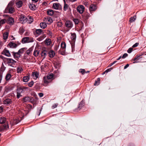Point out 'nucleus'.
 Wrapping results in <instances>:
<instances>
[{
    "instance_id": "f257e3e1",
    "label": "nucleus",
    "mask_w": 146,
    "mask_h": 146,
    "mask_svg": "<svg viewBox=\"0 0 146 146\" xmlns=\"http://www.w3.org/2000/svg\"><path fill=\"white\" fill-rule=\"evenodd\" d=\"M15 11L14 7V2L12 1L8 4L7 7L5 9V12L6 13H12Z\"/></svg>"
},
{
    "instance_id": "f03ea898",
    "label": "nucleus",
    "mask_w": 146,
    "mask_h": 146,
    "mask_svg": "<svg viewBox=\"0 0 146 146\" xmlns=\"http://www.w3.org/2000/svg\"><path fill=\"white\" fill-rule=\"evenodd\" d=\"M4 60V62L9 65L13 67L17 62L16 61L11 58H5Z\"/></svg>"
},
{
    "instance_id": "7ed1b4c3",
    "label": "nucleus",
    "mask_w": 146,
    "mask_h": 146,
    "mask_svg": "<svg viewBox=\"0 0 146 146\" xmlns=\"http://www.w3.org/2000/svg\"><path fill=\"white\" fill-rule=\"evenodd\" d=\"M43 21L46 24L48 25L50 24L53 21L52 19L50 17H46L44 19Z\"/></svg>"
},
{
    "instance_id": "20e7f679",
    "label": "nucleus",
    "mask_w": 146,
    "mask_h": 146,
    "mask_svg": "<svg viewBox=\"0 0 146 146\" xmlns=\"http://www.w3.org/2000/svg\"><path fill=\"white\" fill-rule=\"evenodd\" d=\"M19 18L21 23H25L27 21V18L25 16L23 15H20Z\"/></svg>"
},
{
    "instance_id": "39448f33",
    "label": "nucleus",
    "mask_w": 146,
    "mask_h": 146,
    "mask_svg": "<svg viewBox=\"0 0 146 146\" xmlns=\"http://www.w3.org/2000/svg\"><path fill=\"white\" fill-rule=\"evenodd\" d=\"M22 41L23 43H26L33 42L34 41V40L33 38H32L31 40H30L29 37H27L23 38L22 39Z\"/></svg>"
},
{
    "instance_id": "423d86ee",
    "label": "nucleus",
    "mask_w": 146,
    "mask_h": 146,
    "mask_svg": "<svg viewBox=\"0 0 146 146\" xmlns=\"http://www.w3.org/2000/svg\"><path fill=\"white\" fill-rule=\"evenodd\" d=\"M65 26L68 28L70 29L73 26V23L72 21L69 20H66L65 22Z\"/></svg>"
},
{
    "instance_id": "0eeeda50",
    "label": "nucleus",
    "mask_w": 146,
    "mask_h": 146,
    "mask_svg": "<svg viewBox=\"0 0 146 146\" xmlns=\"http://www.w3.org/2000/svg\"><path fill=\"white\" fill-rule=\"evenodd\" d=\"M27 88V87H25L23 86H21L17 88V92L20 93H24L26 90Z\"/></svg>"
},
{
    "instance_id": "6e6552de",
    "label": "nucleus",
    "mask_w": 146,
    "mask_h": 146,
    "mask_svg": "<svg viewBox=\"0 0 146 146\" xmlns=\"http://www.w3.org/2000/svg\"><path fill=\"white\" fill-rule=\"evenodd\" d=\"M85 8L84 6L80 5L78 6L77 7V11L79 13H82L84 11Z\"/></svg>"
},
{
    "instance_id": "1a4fd4ad",
    "label": "nucleus",
    "mask_w": 146,
    "mask_h": 146,
    "mask_svg": "<svg viewBox=\"0 0 146 146\" xmlns=\"http://www.w3.org/2000/svg\"><path fill=\"white\" fill-rule=\"evenodd\" d=\"M23 4V1L22 0H17L16 1V5L18 8L22 7Z\"/></svg>"
},
{
    "instance_id": "9d476101",
    "label": "nucleus",
    "mask_w": 146,
    "mask_h": 146,
    "mask_svg": "<svg viewBox=\"0 0 146 146\" xmlns=\"http://www.w3.org/2000/svg\"><path fill=\"white\" fill-rule=\"evenodd\" d=\"M53 8L55 9H62L61 5L59 3H54L53 4Z\"/></svg>"
},
{
    "instance_id": "9b49d317",
    "label": "nucleus",
    "mask_w": 146,
    "mask_h": 146,
    "mask_svg": "<svg viewBox=\"0 0 146 146\" xmlns=\"http://www.w3.org/2000/svg\"><path fill=\"white\" fill-rule=\"evenodd\" d=\"M64 5L63 10L64 11H66L68 10H69V11H71V9L69 7L68 5L67 4L65 1L64 0Z\"/></svg>"
},
{
    "instance_id": "f8f14e48",
    "label": "nucleus",
    "mask_w": 146,
    "mask_h": 146,
    "mask_svg": "<svg viewBox=\"0 0 146 146\" xmlns=\"http://www.w3.org/2000/svg\"><path fill=\"white\" fill-rule=\"evenodd\" d=\"M2 54L5 55L7 57H10L11 56V54L9 50L5 49H4L2 52Z\"/></svg>"
},
{
    "instance_id": "ddd939ff",
    "label": "nucleus",
    "mask_w": 146,
    "mask_h": 146,
    "mask_svg": "<svg viewBox=\"0 0 146 146\" xmlns=\"http://www.w3.org/2000/svg\"><path fill=\"white\" fill-rule=\"evenodd\" d=\"M84 101L82 100L79 103L78 107L75 109V110L76 111H78L79 110L82 108L83 106H84Z\"/></svg>"
},
{
    "instance_id": "4468645a",
    "label": "nucleus",
    "mask_w": 146,
    "mask_h": 146,
    "mask_svg": "<svg viewBox=\"0 0 146 146\" xmlns=\"http://www.w3.org/2000/svg\"><path fill=\"white\" fill-rule=\"evenodd\" d=\"M12 53L14 58L16 60H17L21 57V55L18 52H13Z\"/></svg>"
},
{
    "instance_id": "2eb2a0df",
    "label": "nucleus",
    "mask_w": 146,
    "mask_h": 146,
    "mask_svg": "<svg viewBox=\"0 0 146 146\" xmlns=\"http://www.w3.org/2000/svg\"><path fill=\"white\" fill-rule=\"evenodd\" d=\"M32 76L34 79H36L38 77L39 73L36 71L33 72H32Z\"/></svg>"
},
{
    "instance_id": "dca6fc26",
    "label": "nucleus",
    "mask_w": 146,
    "mask_h": 146,
    "mask_svg": "<svg viewBox=\"0 0 146 146\" xmlns=\"http://www.w3.org/2000/svg\"><path fill=\"white\" fill-rule=\"evenodd\" d=\"M7 23L9 25H12L13 24L14 21V19L11 17H9L7 19Z\"/></svg>"
},
{
    "instance_id": "f3484780",
    "label": "nucleus",
    "mask_w": 146,
    "mask_h": 146,
    "mask_svg": "<svg viewBox=\"0 0 146 146\" xmlns=\"http://www.w3.org/2000/svg\"><path fill=\"white\" fill-rule=\"evenodd\" d=\"M97 9V7L94 5H91L89 7V10L90 12L95 11Z\"/></svg>"
},
{
    "instance_id": "a211bd4d",
    "label": "nucleus",
    "mask_w": 146,
    "mask_h": 146,
    "mask_svg": "<svg viewBox=\"0 0 146 146\" xmlns=\"http://www.w3.org/2000/svg\"><path fill=\"white\" fill-rule=\"evenodd\" d=\"M48 53L47 51L46 50H44L41 53V56L42 58V60L44 59Z\"/></svg>"
},
{
    "instance_id": "6ab92c4d",
    "label": "nucleus",
    "mask_w": 146,
    "mask_h": 146,
    "mask_svg": "<svg viewBox=\"0 0 146 146\" xmlns=\"http://www.w3.org/2000/svg\"><path fill=\"white\" fill-rule=\"evenodd\" d=\"M40 49L38 48H36L34 52L33 55L35 56H37L39 53Z\"/></svg>"
},
{
    "instance_id": "aec40b11",
    "label": "nucleus",
    "mask_w": 146,
    "mask_h": 146,
    "mask_svg": "<svg viewBox=\"0 0 146 146\" xmlns=\"http://www.w3.org/2000/svg\"><path fill=\"white\" fill-rule=\"evenodd\" d=\"M43 82L44 83L48 84L50 82V81L49 79H48L47 77L46 76L43 77Z\"/></svg>"
},
{
    "instance_id": "412c9836",
    "label": "nucleus",
    "mask_w": 146,
    "mask_h": 146,
    "mask_svg": "<svg viewBox=\"0 0 146 146\" xmlns=\"http://www.w3.org/2000/svg\"><path fill=\"white\" fill-rule=\"evenodd\" d=\"M49 56L50 58H53L55 55L54 52L52 50H50L48 52Z\"/></svg>"
},
{
    "instance_id": "4be33fe9",
    "label": "nucleus",
    "mask_w": 146,
    "mask_h": 146,
    "mask_svg": "<svg viewBox=\"0 0 146 146\" xmlns=\"http://www.w3.org/2000/svg\"><path fill=\"white\" fill-rule=\"evenodd\" d=\"M11 78V75L10 73H8L6 75L5 79L7 81H9Z\"/></svg>"
},
{
    "instance_id": "5701e85b",
    "label": "nucleus",
    "mask_w": 146,
    "mask_h": 146,
    "mask_svg": "<svg viewBox=\"0 0 146 146\" xmlns=\"http://www.w3.org/2000/svg\"><path fill=\"white\" fill-rule=\"evenodd\" d=\"M47 14L50 16L53 15L54 13V11L51 9H48L47 11Z\"/></svg>"
},
{
    "instance_id": "b1692460",
    "label": "nucleus",
    "mask_w": 146,
    "mask_h": 146,
    "mask_svg": "<svg viewBox=\"0 0 146 146\" xmlns=\"http://www.w3.org/2000/svg\"><path fill=\"white\" fill-rule=\"evenodd\" d=\"M6 118L4 117H1L0 118V123L3 124L6 122Z\"/></svg>"
},
{
    "instance_id": "393cba45",
    "label": "nucleus",
    "mask_w": 146,
    "mask_h": 146,
    "mask_svg": "<svg viewBox=\"0 0 146 146\" xmlns=\"http://www.w3.org/2000/svg\"><path fill=\"white\" fill-rule=\"evenodd\" d=\"M47 26L46 24L44 22H41L40 23V27L42 29H45L46 27Z\"/></svg>"
},
{
    "instance_id": "a878e982",
    "label": "nucleus",
    "mask_w": 146,
    "mask_h": 146,
    "mask_svg": "<svg viewBox=\"0 0 146 146\" xmlns=\"http://www.w3.org/2000/svg\"><path fill=\"white\" fill-rule=\"evenodd\" d=\"M11 102V100L10 99H6L4 101V103L5 104H9Z\"/></svg>"
},
{
    "instance_id": "bb28decb",
    "label": "nucleus",
    "mask_w": 146,
    "mask_h": 146,
    "mask_svg": "<svg viewBox=\"0 0 146 146\" xmlns=\"http://www.w3.org/2000/svg\"><path fill=\"white\" fill-rule=\"evenodd\" d=\"M29 5V8L32 10H35L36 8L35 5L32 3H30Z\"/></svg>"
},
{
    "instance_id": "cd10ccee",
    "label": "nucleus",
    "mask_w": 146,
    "mask_h": 146,
    "mask_svg": "<svg viewBox=\"0 0 146 146\" xmlns=\"http://www.w3.org/2000/svg\"><path fill=\"white\" fill-rule=\"evenodd\" d=\"M46 36L45 35H43L41 36H40V37L38 38L37 40L38 41H41L43 40L44 38L46 37Z\"/></svg>"
},
{
    "instance_id": "c85d7f7f",
    "label": "nucleus",
    "mask_w": 146,
    "mask_h": 146,
    "mask_svg": "<svg viewBox=\"0 0 146 146\" xmlns=\"http://www.w3.org/2000/svg\"><path fill=\"white\" fill-rule=\"evenodd\" d=\"M71 38L72 40L74 41L76 38V34L75 33H71Z\"/></svg>"
},
{
    "instance_id": "c756f323",
    "label": "nucleus",
    "mask_w": 146,
    "mask_h": 146,
    "mask_svg": "<svg viewBox=\"0 0 146 146\" xmlns=\"http://www.w3.org/2000/svg\"><path fill=\"white\" fill-rule=\"evenodd\" d=\"M31 97L29 96L25 97L23 99V101L24 102H30V100H31Z\"/></svg>"
},
{
    "instance_id": "7c9ffc66",
    "label": "nucleus",
    "mask_w": 146,
    "mask_h": 146,
    "mask_svg": "<svg viewBox=\"0 0 146 146\" xmlns=\"http://www.w3.org/2000/svg\"><path fill=\"white\" fill-rule=\"evenodd\" d=\"M45 42L46 45H50L51 42V40L50 39H46L45 41Z\"/></svg>"
},
{
    "instance_id": "2f4dec72",
    "label": "nucleus",
    "mask_w": 146,
    "mask_h": 146,
    "mask_svg": "<svg viewBox=\"0 0 146 146\" xmlns=\"http://www.w3.org/2000/svg\"><path fill=\"white\" fill-rule=\"evenodd\" d=\"M47 77L48 79H49L50 81V80H52L53 77V74H48L46 76Z\"/></svg>"
},
{
    "instance_id": "473e14b6",
    "label": "nucleus",
    "mask_w": 146,
    "mask_h": 146,
    "mask_svg": "<svg viewBox=\"0 0 146 146\" xmlns=\"http://www.w3.org/2000/svg\"><path fill=\"white\" fill-rule=\"evenodd\" d=\"M8 36V33L7 32H6L4 33L3 35V38L4 40L6 39Z\"/></svg>"
},
{
    "instance_id": "72a5a7b5",
    "label": "nucleus",
    "mask_w": 146,
    "mask_h": 146,
    "mask_svg": "<svg viewBox=\"0 0 146 146\" xmlns=\"http://www.w3.org/2000/svg\"><path fill=\"white\" fill-rule=\"evenodd\" d=\"M66 44L64 42H61V47L62 49L65 50L66 48Z\"/></svg>"
},
{
    "instance_id": "f704fd0d",
    "label": "nucleus",
    "mask_w": 146,
    "mask_h": 146,
    "mask_svg": "<svg viewBox=\"0 0 146 146\" xmlns=\"http://www.w3.org/2000/svg\"><path fill=\"white\" fill-rule=\"evenodd\" d=\"M43 32V30L42 29H37L36 30V33L37 34L40 35Z\"/></svg>"
},
{
    "instance_id": "c9c22d12",
    "label": "nucleus",
    "mask_w": 146,
    "mask_h": 146,
    "mask_svg": "<svg viewBox=\"0 0 146 146\" xmlns=\"http://www.w3.org/2000/svg\"><path fill=\"white\" fill-rule=\"evenodd\" d=\"M9 44L10 47L12 48H14L17 46V44L15 43L12 42H10Z\"/></svg>"
},
{
    "instance_id": "e433bc0d",
    "label": "nucleus",
    "mask_w": 146,
    "mask_h": 146,
    "mask_svg": "<svg viewBox=\"0 0 146 146\" xmlns=\"http://www.w3.org/2000/svg\"><path fill=\"white\" fill-rule=\"evenodd\" d=\"M29 79V77L28 76H25L23 78V81L25 82H27Z\"/></svg>"
},
{
    "instance_id": "4c0bfd02",
    "label": "nucleus",
    "mask_w": 146,
    "mask_h": 146,
    "mask_svg": "<svg viewBox=\"0 0 146 146\" xmlns=\"http://www.w3.org/2000/svg\"><path fill=\"white\" fill-rule=\"evenodd\" d=\"M17 73H21L23 70L22 68L21 67H17Z\"/></svg>"
},
{
    "instance_id": "58836bf2",
    "label": "nucleus",
    "mask_w": 146,
    "mask_h": 146,
    "mask_svg": "<svg viewBox=\"0 0 146 146\" xmlns=\"http://www.w3.org/2000/svg\"><path fill=\"white\" fill-rule=\"evenodd\" d=\"M32 48H30L26 51V53L28 55H30L31 54V52L32 51Z\"/></svg>"
},
{
    "instance_id": "ea45409f",
    "label": "nucleus",
    "mask_w": 146,
    "mask_h": 146,
    "mask_svg": "<svg viewBox=\"0 0 146 146\" xmlns=\"http://www.w3.org/2000/svg\"><path fill=\"white\" fill-rule=\"evenodd\" d=\"M136 16H134L133 17H131L130 18L129 21L131 22H133L135 21L136 19Z\"/></svg>"
},
{
    "instance_id": "a19ab883",
    "label": "nucleus",
    "mask_w": 146,
    "mask_h": 146,
    "mask_svg": "<svg viewBox=\"0 0 146 146\" xmlns=\"http://www.w3.org/2000/svg\"><path fill=\"white\" fill-rule=\"evenodd\" d=\"M3 129L7 130L9 128V125L7 122H6L5 124L3 125Z\"/></svg>"
},
{
    "instance_id": "79ce46f5",
    "label": "nucleus",
    "mask_w": 146,
    "mask_h": 146,
    "mask_svg": "<svg viewBox=\"0 0 146 146\" xmlns=\"http://www.w3.org/2000/svg\"><path fill=\"white\" fill-rule=\"evenodd\" d=\"M28 20V23L29 24L31 23L33 21V17L31 16L29 17Z\"/></svg>"
},
{
    "instance_id": "37998d69",
    "label": "nucleus",
    "mask_w": 146,
    "mask_h": 146,
    "mask_svg": "<svg viewBox=\"0 0 146 146\" xmlns=\"http://www.w3.org/2000/svg\"><path fill=\"white\" fill-rule=\"evenodd\" d=\"M24 31L25 30L23 27H21L20 28L19 30V32L20 34H22L23 33H24Z\"/></svg>"
},
{
    "instance_id": "c03bdc74",
    "label": "nucleus",
    "mask_w": 146,
    "mask_h": 146,
    "mask_svg": "<svg viewBox=\"0 0 146 146\" xmlns=\"http://www.w3.org/2000/svg\"><path fill=\"white\" fill-rule=\"evenodd\" d=\"M36 100L37 99H34L33 98H31L30 102H31L33 104L35 103L36 102Z\"/></svg>"
},
{
    "instance_id": "a18cd8bd",
    "label": "nucleus",
    "mask_w": 146,
    "mask_h": 146,
    "mask_svg": "<svg viewBox=\"0 0 146 146\" xmlns=\"http://www.w3.org/2000/svg\"><path fill=\"white\" fill-rule=\"evenodd\" d=\"M24 51V48H22L20 49L18 51V53L20 55L23 53Z\"/></svg>"
},
{
    "instance_id": "49530a36",
    "label": "nucleus",
    "mask_w": 146,
    "mask_h": 146,
    "mask_svg": "<svg viewBox=\"0 0 146 146\" xmlns=\"http://www.w3.org/2000/svg\"><path fill=\"white\" fill-rule=\"evenodd\" d=\"M46 33L49 35L52 36V33L49 30H47L46 32Z\"/></svg>"
},
{
    "instance_id": "de8ad7c7",
    "label": "nucleus",
    "mask_w": 146,
    "mask_h": 146,
    "mask_svg": "<svg viewBox=\"0 0 146 146\" xmlns=\"http://www.w3.org/2000/svg\"><path fill=\"white\" fill-rule=\"evenodd\" d=\"M7 21L5 19H3L1 20L0 21V25L1 24L3 25Z\"/></svg>"
},
{
    "instance_id": "09e8293b",
    "label": "nucleus",
    "mask_w": 146,
    "mask_h": 146,
    "mask_svg": "<svg viewBox=\"0 0 146 146\" xmlns=\"http://www.w3.org/2000/svg\"><path fill=\"white\" fill-rule=\"evenodd\" d=\"M62 25L63 24L61 22H58L57 23V25L58 27H61L62 26Z\"/></svg>"
},
{
    "instance_id": "8fccbe9b",
    "label": "nucleus",
    "mask_w": 146,
    "mask_h": 146,
    "mask_svg": "<svg viewBox=\"0 0 146 146\" xmlns=\"http://www.w3.org/2000/svg\"><path fill=\"white\" fill-rule=\"evenodd\" d=\"M73 21L74 22L76 25L78 24L79 22V20L77 19H74Z\"/></svg>"
},
{
    "instance_id": "3c124183",
    "label": "nucleus",
    "mask_w": 146,
    "mask_h": 146,
    "mask_svg": "<svg viewBox=\"0 0 146 146\" xmlns=\"http://www.w3.org/2000/svg\"><path fill=\"white\" fill-rule=\"evenodd\" d=\"M79 72L81 73L82 74H84L85 73V70L84 69H80L79 70Z\"/></svg>"
},
{
    "instance_id": "603ef678",
    "label": "nucleus",
    "mask_w": 146,
    "mask_h": 146,
    "mask_svg": "<svg viewBox=\"0 0 146 146\" xmlns=\"http://www.w3.org/2000/svg\"><path fill=\"white\" fill-rule=\"evenodd\" d=\"M34 82L33 81H31L28 83V86L29 87H32L33 85Z\"/></svg>"
},
{
    "instance_id": "864d4df0",
    "label": "nucleus",
    "mask_w": 146,
    "mask_h": 146,
    "mask_svg": "<svg viewBox=\"0 0 146 146\" xmlns=\"http://www.w3.org/2000/svg\"><path fill=\"white\" fill-rule=\"evenodd\" d=\"M58 104L57 103L54 104L52 106V109H54L56 108L58 106Z\"/></svg>"
},
{
    "instance_id": "5fc2aeb1",
    "label": "nucleus",
    "mask_w": 146,
    "mask_h": 146,
    "mask_svg": "<svg viewBox=\"0 0 146 146\" xmlns=\"http://www.w3.org/2000/svg\"><path fill=\"white\" fill-rule=\"evenodd\" d=\"M142 54L141 55H136V56H135V57L133 59H132V60L133 61H135V60H136L140 56L142 55Z\"/></svg>"
},
{
    "instance_id": "6e6d98bb",
    "label": "nucleus",
    "mask_w": 146,
    "mask_h": 146,
    "mask_svg": "<svg viewBox=\"0 0 146 146\" xmlns=\"http://www.w3.org/2000/svg\"><path fill=\"white\" fill-rule=\"evenodd\" d=\"M20 121V120L19 119H17L14 120V123L16 124L19 123Z\"/></svg>"
},
{
    "instance_id": "4d7b16f0",
    "label": "nucleus",
    "mask_w": 146,
    "mask_h": 146,
    "mask_svg": "<svg viewBox=\"0 0 146 146\" xmlns=\"http://www.w3.org/2000/svg\"><path fill=\"white\" fill-rule=\"evenodd\" d=\"M17 98L19 99L20 96H21L22 95H21V93H19V92H17Z\"/></svg>"
},
{
    "instance_id": "13d9d810",
    "label": "nucleus",
    "mask_w": 146,
    "mask_h": 146,
    "mask_svg": "<svg viewBox=\"0 0 146 146\" xmlns=\"http://www.w3.org/2000/svg\"><path fill=\"white\" fill-rule=\"evenodd\" d=\"M128 56V54L127 53L124 54L122 56V58H124L127 56Z\"/></svg>"
},
{
    "instance_id": "bf43d9fd",
    "label": "nucleus",
    "mask_w": 146,
    "mask_h": 146,
    "mask_svg": "<svg viewBox=\"0 0 146 146\" xmlns=\"http://www.w3.org/2000/svg\"><path fill=\"white\" fill-rule=\"evenodd\" d=\"M133 50V48H130L129 49L127 50V52L129 53H131Z\"/></svg>"
},
{
    "instance_id": "052dcab7",
    "label": "nucleus",
    "mask_w": 146,
    "mask_h": 146,
    "mask_svg": "<svg viewBox=\"0 0 146 146\" xmlns=\"http://www.w3.org/2000/svg\"><path fill=\"white\" fill-rule=\"evenodd\" d=\"M3 74L1 72H0V83L1 82Z\"/></svg>"
},
{
    "instance_id": "680f3d73",
    "label": "nucleus",
    "mask_w": 146,
    "mask_h": 146,
    "mask_svg": "<svg viewBox=\"0 0 146 146\" xmlns=\"http://www.w3.org/2000/svg\"><path fill=\"white\" fill-rule=\"evenodd\" d=\"M117 62V61H114L113 63H110L109 65V66L110 67L112 65H113V64H115L116 62Z\"/></svg>"
},
{
    "instance_id": "e2e57ef3",
    "label": "nucleus",
    "mask_w": 146,
    "mask_h": 146,
    "mask_svg": "<svg viewBox=\"0 0 146 146\" xmlns=\"http://www.w3.org/2000/svg\"><path fill=\"white\" fill-rule=\"evenodd\" d=\"M112 70V68H111L106 70L105 71V72H108L111 71Z\"/></svg>"
},
{
    "instance_id": "0e129e2a",
    "label": "nucleus",
    "mask_w": 146,
    "mask_h": 146,
    "mask_svg": "<svg viewBox=\"0 0 146 146\" xmlns=\"http://www.w3.org/2000/svg\"><path fill=\"white\" fill-rule=\"evenodd\" d=\"M139 44V43L137 42L135 44H134L132 46V47L133 48L135 47H137Z\"/></svg>"
},
{
    "instance_id": "69168bd1",
    "label": "nucleus",
    "mask_w": 146,
    "mask_h": 146,
    "mask_svg": "<svg viewBox=\"0 0 146 146\" xmlns=\"http://www.w3.org/2000/svg\"><path fill=\"white\" fill-rule=\"evenodd\" d=\"M99 84V83L97 81H96L94 83V85L95 86L96 85H98Z\"/></svg>"
},
{
    "instance_id": "338daca9",
    "label": "nucleus",
    "mask_w": 146,
    "mask_h": 146,
    "mask_svg": "<svg viewBox=\"0 0 146 146\" xmlns=\"http://www.w3.org/2000/svg\"><path fill=\"white\" fill-rule=\"evenodd\" d=\"M38 95L40 97H42L43 96V94L42 93H38Z\"/></svg>"
},
{
    "instance_id": "774afa93",
    "label": "nucleus",
    "mask_w": 146,
    "mask_h": 146,
    "mask_svg": "<svg viewBox=\"0 0 146 146\" xmlns=\"http://www.w3.org/2000/svg\"><path fill=\"white\" fill-rule=\"evenodd\" d=\"M71 47L72 50L74 48V44L72 43L71 44Z\"/></svg>"
}]
</instances>
